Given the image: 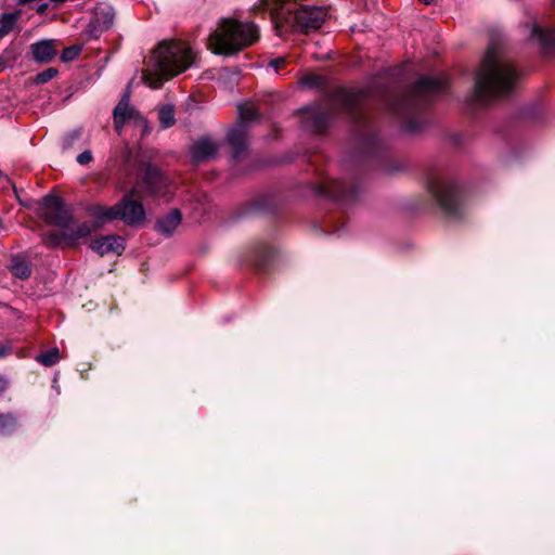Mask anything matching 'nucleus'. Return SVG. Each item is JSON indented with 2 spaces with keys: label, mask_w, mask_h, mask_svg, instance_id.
<instances>
[{
  "label": "nucleus",
  "mask_w": 555,
  "mask_h": 555,
  "mask_svg": "<svg viewBox=\"0 0 555 555\" xmlns=\"http://www.w3.org/2000/svg\"><path fill=\"white\" fill-rule=\"evenodd\" d=\"M335 113H341L360 129L370 125L371 101L364 90L335 91L328 103L307 107L302 111V124L308 130L320 133L328 126L330 118Z\"/></svg>",
  "instance_id": "nucleus-1"
},
{
  "label": "nucleus",
  "mask_w": 555,
  "mask_h": 555,
  "mask_svg": "<svg viewBox=\"0 0 555 555\" xmlns=\"http://www.w3.org/2000/svg\"><path fill=\"white\" fill-rule=\"evenodd\" d=\"M518 80V72L499 48L490 46L475 74L474 93L477 101L509 94Z\"/></svg>",
  "instance_id": "nucleus-2"
},
{
  "label": "nucleus",
  "mask_w": 555,
  "mask_h": 555,
  "mask_svg": "<svg viewBox=\"0 0 555 555\" xmlns=\"http://www.w3.org/2000/svg\"><path fill=\"white\" fill-rule=\"evenodd\" d=\"M444 87L446 81L441 77L422 76L409 93L401 95L384 94L379 100V105H383L391 115L400 118L406 130L412 132L418 129L417 122L413 119L417 111L431 99L441 94Z\"/></svg>",
  "instance_id": "nucleus-3"
},
{
  "label": "nucleus",
  "mask_w": 555,
  "mask_h": 555,
  "mask_svg": "<svg viewBox=\"0 0 555 555\" xmlns=\"http://www.w3.org/2000/svg\"><path fill=\"white\" fill-rule=\"evenodd\" d=\"M194 62V55L183 41H164L152 53L143 70L144 82L158 89L170 78L188 69Z\"/></svg>",
  "instance_id": "nucleus-4"
},
{
  "label": "nucleus",
  "mask_w": 555,
  "mask_h": 555,
  "mask_svg": "<svg viewBox=\"0 0 555 555\" xmlns=\"http://www.w3.org/2000/svg\"><path fill=\"white\" fill-rule=\"evenodd\" d=\"M295 7L294 0H260L257 9L269 12L279 35L286 26L302 33L317 30L327 16L323 8L300 5L295 9Z\"/></svg>",
  "instance_id": "nucleus-5"
},
{
  "label": "nucleus",
  "mask_w": 555,
  "mask_h": 555,
  "mask_svg": "<svg viewBox=\"0 0 555 555\" xmlns=\"http://www.w3.org/2000/svg\"><path fill=\"white\" fill-rule=\"evenodd\" d=\"M258 38L255 24L224 20L209 36L208 48L215 54L232 55L251 46Z\"/></svg>",
  "instance_id": "nucleus-6"
},
{
  "label": "nucleus",
  "mask_w": 555,
  "mask_h": 555,
  "mask_svg": "<svg viewBox=\"0 0 555 555\" xmlns=\"http://www.w3.org/2000/svg\"><path fill=\"white\" fill-rule=\"evenodd\" d=\"M426 188L446 215L450 217L461 215L462 196L455 181L441 172H433L427 178Z\"/></svg>",
  "instance_id": "nucleus-7"
},
{
  "label": "nucleus",
  "mask_w": 555,
  "mask_h": 555,
  "mask_svg": "<svg viewBox=\"0 0 555 555\" xmlns=\"http://www.w3.org/2000/svg\"><path fill=\"white\" fill-rule=\"evenodd\" d=\"M93 215L100 222L120 219L127 224L139 223L145 217L143 206L135 190L125 194L122 199L112 207H95Z\"/></svg>",
  "instance_id": "nucleus-8"
},
{
  "label": "nucleus",
  "mask_w": 555,
  "mask_h": 555,
  "mask_svg": "<svg viewBox=\"0 0 555 555\" xmlns=\"http://www.w3.org/2000/svg\"><path fill=\"white\" fill-rule=\"evenodd\" d=\"M39 216L44 222L61 229H69L73 217L65 208L63 201L55 195L44 196L39 206Z\"/></svg>",
  "instance_id": "nucleus-9"
},
{
  "label": "nucleus",
  "mask_w": 555,
  "mask_h": 555,
  "mask_svg": "<svg viewBox=\"0 0 555 555\" xmlns=\"http://www.w3.org/2000/svg\"><path fill=\"white\" fill-rule=\"evenodd\" d=\"M59 43L55 39H43L30 46L33 59L37 63H50L57 54Z\"/></svg>",
  "instance_id": "nucleus-10"
},
{
  "label": "nucleus",
  "mask_w": 555,
  "mask_h": 555,
  "mask_svg": "<svg viewBox=\"0 0 555 555\" xmlns=\"http://www.w3.org/2000/svg\"><path fill=\"white\" fill-rule=\"evenodd\" d=\"M90 247L100 255L108 253L119 255L125 249V240L118 235H107L92 241Z\"/></svg>",
  "instance_id": "nucleus-11"
},
{
  "label": "nucleus",
  "mask_w": 555,
  "mask_h": 555,
  "mask_svg": "<svg viewBox=\"0 0 555 555\" xmlns=\"http://www.w3.org/2000/svg\"><path fill=\"white\" fill-rule=\"evenodd\" d=\"M315 192L319 195L331 198H348L349 190L345 182L336 179H326L322 184L317 185Z\"/></svg>",
  "instance_id": "nucleus-12"
},
{
  "label": "nucleus",
  "mask_w": 555,
  "mask_h": 555,
  "mask_svg": "<svg viewBox=\"0 0 555 555\" xmlns=\"http://www.w3.org/2000/svg\"><path fill=\"white\" fill-rule=\"evenodd\" d=\"M218 151V145L207 139L203 138L195 142L191 149L192 159L194 163L199 164L212 158Z\"/></svg>",
  "instance_id": "nucleus-13"
},
{
  "label": "nucleus",
  "mask_w": 555,
  "mask_h": 555,
  "mask_svg": "<svg viewBox=\"0 0 555 555\" xmlns=\"http://www.w3.org/2000/svg\"><path fill=\"white\" fill-rule=\"evenodd\" d=\"M247 135L248 129L244 124H237L228 132V141L234 149V157H238V155L245 150Z\"/></svg>",
  "instance_id": "nucleus-14"
},
{
  "label": "nucleus",
  "mask_w": 555,
  "mask_h": 555,
  "mask_svg": "<svg viewBox=\"0 0 555 555\" xmlns=\"http://www.w3.org/2000/svg\"><path fill=\"white\" fill-rule=\"evenodd\" d=\"M9 269L14 276L21 280H27L31 275V264L26 255L12 256Z\"/></svg>",
  "instance_id": "nucleus-15"
},
{
  "label": "nucleus",
  "mask_w": 555,
  "mask_h": 555,
  "mask_svg": "<svg viewBox=\"0 0 555 555\" xmlns=\"http://www.w3.org/2000/svg\"><path fill=\"white\" fill-rule=\"evenodd\" d=\"M181 214L178 209L171 210L163 219L156 223V230L167 236L171 235L177 227L181 223Z\"/></svg>",
  "instance_id": "nucleus-16"
},
{
  "label": "nucleus",
  "mask_w": 555,
  "mask_h": 555,
  "mask_svg": "<svg viewBox=\"0 0 555 555\" xmlns=\"http://www.w3.org/2000/svg\"><path fill=\"white\" fill-rule=\"evenodd\" d=\"M134 114L133 107L128 103V99L124 98L114 109V122L117 129L121 128L125 122L132 118Z\"/></svg>",
  "instance_id": "nucleus-17"
},
{
  "label": "nucleus",
  "mask_w": 555,
  "mask_h": 555,
  "mask_svg": "<svg viewBox=\"0 0 555 555\" xmlns=\"http://www.w3.org/2000/svg\"><path fill=\"white\" fill-rule=\"evenodd\" d=\"M532 37L538 40L541 47L546 49H555V30L534 26Z\"/></svg>",
  "instance_id": "nucleus-18"
},
{
  "label": "nucleus",
  "mask_w": 555,
  "mask_h": 555,
  "mask_svg": "<svg viewBox=\"0 0 555 555\" xmlns=\"http://www.w3.org/2000/svg\"><path fill=\"white\" fill-rule=\"evenodd\" d=\"M20 426L13 412L0 413V436H11Z\"/></svg>",
  "instance_id": "nucleus-19"
},
{
  "label": "nucleus",
  "mask_w": 555,
  "mask_h": 555,
  "mask_svg": "<svg viewBox=\"0 0 555 555\" xmlns=\"http://www.w3.org/2000/svg\"><path fill=\"white\" fill-rule=\"evenodd\" d=\"M158 120L162 129L171 128L176 124L175 107L165 104L158 107Z\"/></svg>",
  "instance_id": "nucleus-20"
},
{
  "label": "nucleus",
  "mask_w": 555,
  "mask_h": 555,
  "mask_svg": "<svg viewBox=\"0 0 555 555\" xmlns=\"http://www.w3.org/2000/svg\"><path fill=\"white\" fill-rule=\"evenodd\" d=\"M18 17L20 12L2 13L0 15V39L13 30Z\"/></svg>",
  "instance_id": "nucleus-21"
},
{
  "label": "nucleus",
  "mask_w": 555,
  "mask_h": 555,
  "mask_svg": "<svg viewBox=\"0 0 555 555\" xmlns=\"http://www.w3.org/2000/svg\"><path fill=\"white\" fill-rule=\"evenodd\" d=\"M60 360V351L57 348H52L46 352H42L36 357V361L44 366H53Z\"/></svg>",
  "instance_id": "nucleus-22"
},
{
  "label": "nucleus",
  "mask_w": 555,
  "mask_h": 555,
  "mask_svg": "<svg viewBox=\"0 0 555 555\" xmlns=\"http://www.w3.org/2000/svg\"><path fill=\"white\" fill-rule=\"evenodd\" d=\"M240 122L247 126L248 122L258 118V112L251 104H244L238 106Z\"/></svg>",
  "instance_id": "nucleus-23"
},
{
  "label": "nucleus",
  "mask_w": 555,
  "mask_h": 555,
  "mask_svg": "<svg viewBox=\"0 0 555 555\" xmlns=\"http://www.w3.org/2000/svg\"><path fill=\"white\" fill-rule=\"evenodd\" d=\"M68 232V237L72 240H77L81 237H86L91 234L92 228L89 223L82 222L78 224L76 228H72V224L69 225V229H64Z\"/></svg>",
  "instance_id": "nucleus-24"
},
{
  "label": "nucleus",
  "mask_w": 555,
  "mask_h": 555,
  "mask_svg": "<svg viewBox=\"0 0 555 555\" xmlns=\"http://www.w3.org/2000/svg\"><path fill=\"white\" fill-rule=\"evenodd\" d=\"M81 52L80 46H72L68 48H65L62 52L61 59L63 62H69L75 60L77 56H79Z\"/></svg>",
  "instance_id": "nucleus-25"
},
{
  "label": "nucleus",
  "mask_w": 555,
  "mask_h": 555,
  "mask_svg": "<svg viewBox=\"0 0 555 555\" xmlns=\"http://www.w3.org/2000/svg\"><path fill=\"white\" fill-rule=\"evenodd\" d=\"M57 74H59V70L56 68L50 67V68H47L43 72L39 73L36 76L35 81L37 83H46V82L50 81L51 79H53Z\"/></svg>",
  "instance_id": "nucleus-26"
},
{
  "label": "nucleus",
  "mask_w": 555,
  "mask_h": 555,
  "mask_svg": "<svg viewBox=\"0 0 555 555\" xmlns=\"http://www.w3.org/2000/svg\"><path fill=\"white\" fill-rule=\"evenodd\" d=\"M61 236L57 233L51 232L42 236V242L46 246L53 248L61 244Z\"/></svg>",
  "instance_id": "nucleus-27"
},
{
  "label": "nucleus",
  "mask_w": 555,
  "mask_h": 555,
  "mask_svg": "<svg viewBox=\"0 0 555 555\" xmlns=\"http://www.w3.org/2000/svg\"><path fill=\"white\" fill-rule=\"evenodd\" d=\"M323 82V78L318 75H310L302 78L301 83L307 87H318Z\"/></svg>",
  "instance_id": "nucleus-28"
},
{
  "label": "nucleus",
  "mask_w": 555,
  "mask_h": 555,
  "mask_svg": "<svg viewBox=\"0 0 555 555\" xmlns=\"http://www.w3.org/2000/svg\"><path fill=\"white\" fill-rule=\"evenodd\" d=\"M92 160V154L90 151H83L77 156V162L80 165H87Z\"/></svg>",
  "instance_id": "nucleus-29"
},
{
  "label": "nucleus",
  "mask_w": 555,
  "mask_h": 555,
  "mask_svg": "<svg viewBox=\"0 0 555 555\" xmlns=\"http://www.w3.org/2000/svg\"><path fill=\"white\" fill-rule=\"evenodd\" d=\"M286 63V60L284 57H278L270 62V65L275 68V70H279L282 68Z\"/></svg>",
  "instance_id": "nucleus-30"
},
{
  "label": "nucleus",
  "mask_w": 555,
  "mask_h": 555,
  "mask_svg": "<svg viewBox=\"0 0 555 555\" xmlns=\"http://www.w3.org/2000/svg\"><path fill=\"white\" fill-rule=\"evenodd\" d=\"M102 12H103V14L105 16L104 23L107 24V25L112 24L113 17H114L112 9L111 8H105L104 10H102Z\"/></svg>",
  "instance_id": "nucleus-31"
},
{
  "label": "nucleus",
  "mask_w": 555,
  "mask_h": 555,
  "mask_svg": "<svg viewBox=\"0 0 555 555\" xmlns=\"http://www.w3.org/2000/svg\"><path fill=\"white\" fill-rule=\"evenodd\" d=\"M12 351L11 345L0 344V359L9 356Z\"/></svg>",
  "instance_id": "nucleus-32"
},
{
  "label": "nucleus",
  "mask_w": 555,
  "mask_h": 555,
  "mask_svg": "<svg viewBox=\"0 0 555 555\" xmlns=\"http://www.w3.org/2000/svg\"><path fill=\"white\" fill-rule=\"evenodd\" d=\"M8 388V380L5 377L0 376V393L4 392Z\"/></svg>",
  "instance_id": "nucleus-33"
},
{
  "label": "nucleus",
  "mask_w": 555,
  "mask_h": 555,
  "mask_svg": "<svg viewBox=\"0 0 555 555\" xmlns=\"http://www.w3.org/2000/svg\"><path fill=\"white\" fill-rule=\"evenodd\" d=\"M158 176V171L152 168H149L145 176V181H147L151 177Z\"/></svg>",
  "instance_id": "nucleus-34"
},
{
  "label": "nucleus",
  "mask_w": 555,
  "mask_h": 555,
  "mask_svg": "<svg viewBox=\"0 0 555 555\" xmlns=\"http://www.w3.org/2000/svg\"><path fill=\"white\" fill-rule=\"evenodd\" d=\"M49 4L48 3H42L40 4L38 8H37V13L39 14H43L47 9H48Z\"/></svg>",
  "instance_id": "nucleus-35"
},
{
  "label": "nucleus",
  "mask_w": 555,
  "mask_h": 555,
  "mask_svg": "<svg viewBox=\"0 0 555 555\" xmlns=\"http://www.w3.org/2000/svg\"><path fill=\"white\" fill-rule=\"evenodd\" d=\"M2 228V220L0 219V229Z\"/></svg>",
  "instance_id": "nucleus-36"
},
{
  "label": "nucleus",
  "mask_w": 555,
  "mask_h": 555,
  "mask_svg": "<svg viewBox=\"0 0 555 555\" xmlns=\"http://www.w3.org/2000/svg\"><path fill=\"white\" fill-rule=\"evenodd\" d=\"M3 176L2 171L0 170V178Z\"/></svg>",
  "instance_id": "nucleus-37"
}]
</instances>
